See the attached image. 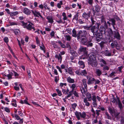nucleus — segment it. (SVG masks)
<instances>
[{
	"instance_id": "obj_1",
	"label": "nucleus",
	"mask_w": 124,
	"mask_h": 124,
	"mask_svg": "<svg viewBox=\"0 0 124 124\" xmlns=\"http://www.w3.org/2000/svg\"><path fill=\"white\" fill-rule=\"evenodd\" d=\"M87 34V32L85 30H79L77 33V39L78 40L80 39V42L83 45H85L88 41V39L86 36Z\"/></svg>"
},
{
	"instance_id": "obj_2",
	"label": "nucleus",
	"mask_w": 124,
	"mask_h": 124,
	"mask_svg": "<svg viewBox=\"0 0 124 124\" xmlns=\"http://www.w3.org/2000/svg\"><path fill=\"white\" fill-rule=\"evenodd\" d=\"M100 24L98 23L97 25H91L90 30L91 32L93 33V35L96 34L98 32V29L99 28Z\"/></svg>"
},
{
	"instance_id": "obj_3",
	"label": "nucleus",
	"mask_w": 124,
	"mask_h": 124,
	"mask_svg": "<svg viewBox=\"0 0 124 124\" xmlns=\"http://www.w3.org/2000/svg\"><path fill=\"white\" fill-rule=\"evenodd\" d=\"M94 37L96 38V40L98 42H99L102 38V34L100 33L97 32L94 35Z\"/></svg>"
},
{
	"instance_id": "obj_4",
	"label": "nucleus",
	"mask_w": 124,
	"mask_h": 124,
	"mask_svg": "<svg viewBox=\"0 0 124 124\" xmlns=\"http://www.w3.org/2000/svg\"><path fill=\"white\" fill-rule=\"evenodd\" d=\"M93 42L91 39H89L86 43L85 45L87 47H92L93 45Z\"/></svg>"
},
{
	"instance_id": "obj_5",
	"label": "nucleus",
	"mask_w": 124,
	"mask_h": 124,
	"mask_svg": "<svg viewBox=\"0 0 124 124\" xmlns=\"http://www.w3.org/2000/svg\"><path fill=\"white\" fill-rule=\"evenodd\" d=\"M114 33V37L115 38H117L118 39H120V35L119 32L117 30L114 31H113Z\"/></svg>"
},
{
	"instance_id": "obj_6",
	"label": "nucleus",
	"mask_w": 124,
	"mask_h": 124,
	"mask_svg": "<svg viewBox=\"0 0 124 124\" xmlns=\"http://www.w3.org/2000/svg\"><path fill=\"white\" fill-rule=\"evenodd\" d=\"M88 63L91 65L93 67H96L97 66L98 63L95 60L92 61H89Z\"/></svg>"
},
{
	"instance_id": "obj_7",
	"label": "nucleus",
	"mask_w": 124,
	"mask_h": 124,
	"mask_svg": "<svg viewBox=\"0 0 124 124\" xmlns=\"http://www.w3.org/2000/svg\"><path fill=\"white\" fill-rule=\"evenodd\" d=\"M89 57L90 60V61H92L95 60L96 59V56L95 55H93V54L91 53L89 55Z\"/></svg>"
},
{
	"instance_id": "obj_8",
	"label": "nucleus",
	"mask_w": 124,
	"mask_h": 124,
	"mask_svg": "<svg viewBox=\"0 0 124 124\" xmlns=\"http://www.w3.org/2000/svg\"><path fill=\"white\" fill-rule=\"evenodd\" d=\"M24 28H26V29L28 30H31L32 29H33V31L35 30V29L34 27H32L30 24H29L26 26H24Z\"/></svg>"
},
{
	"instance_id": "obj_9",
	"label": "nucleus",
	"mask_w": 124,
	"mask_h": 124,
	"mask_svg": "<svg viewBox=\"0 0 124 124\" xmlns=\"http://www.w3.org/2000/svg\"><path fill=\"white\" fill-rule=\"evenodd\" d=\"M55 57L56 58H57L58 61L60 62L61 63L62 60V57L60 54H56Z\"/></svg>"
},
{
	"instance_id": "obj_10",
	"label": "nucleus",
	"mask_w": 124,
	"mask_h": 124,
	"mask_svg": "<svg viewBox=\"0 0 124 124\" xmlns=\"http://www.w3.org/2000/svg\"><path fill=\"white\" fill-rule=\"evenodd\" d=\"M79 51L81 52H84L85 53H86V48L81 46L79 49Z\"/></svg>"
},
{
	"instance_id": "obj_11",
	"label": "nucleus",
	"mask_w": 124,
	"mask_h": 124,
	"mask_svg": "<svg viewBox=\"0 0 124 124\" xmlns=\"http://www.w3.org/2000/svg\"><path fill=\"white\" fill-rule=\"evenodd\" d=\"M90 14L89 13L86 14L85 12L83 13L82 15V17L86 19H88L90 17Z\"/></svg>"
},
{
	"instance_id": "obj_12",
	"label": "nucleus",
	"mask_w": 124,
	"mask_h": 124,
	"mask_svg": "<svg viewBox=\"0 0 124 124\" xmlns=\"http://www.w3.org/2000/svg\"><path fill=\"white\" fill-rule=\"evenodd\" d=\"M113 114H114L115 117L116 118L117 120L120 118V116L119 115L120 114L119 112L116 111L115 112H114Z\"/></svg>"
},
{
	"instance_id": "obj_13",
	"label": "nucleus",
	"mask_w": 124,
	"mask_h": 124,
	"mask_svg": "<svg viewBox=\"0 0 124 124\" xmlns=\"http://www.w3.org/2000/svg\"><path fill=\"white\" fill-rule=\"evenodd\" d=\"M104 53V55L106 56H111V53L109 51L107 50H105Z\"/></svg>"
},
{
	"instance_id": "obj_14",
	"label": "nucleus",
	"mask_w": 124,
	"mask_h": 124,
	"mask_svg": "<svg viewBox=\"0 0 124 124\" xmlns=\"http://www.w3.org/2000/svg\"><path fill=\"white\" fill-rule=\"evenodd\" d=\"M78 72L79 73V74H81V75L82 76H86L87 74V72L85 70H82L81 72Z\"/></svg>"
},
{
	"instance_id": "obj_15",
	"label": "nucleus",
	"mask_w": 124,
	"mask_h": 124,
	"mask_svg": "<svg viewBox=\"0 0 124 124\" xmlns=\"http://www.w3.org/2000/svg\"><path fill=\"white\" fill-rule=\"evenodd\" d=\"M78 64L80 65V67L82 68H84L85 67V65L84 62L82 61H79Z\"/></svg>"
},
{
	"instance_id": "obj_16",
	"label": "nucleus",
	"mask_w": 124,
	"mask_h": 124,
	"mask_svg": "<svg viewBox=\"0 0 124 124\" xmlns=\"http://www.w3.org/2000/svg\"><path fill=\"white\" fill-rule=\"evenodd\" d=\"M109 21L112 22L111 24L112 25H115L116 20L114 18H109Z\"/></svg>"
},
{
	"instance_id": "obj_17",
	"label": "nucleus",
	"mask_w": 124,
	"mask_h": 124,
	"mask_svg": "<svg viewBox=\"0 0 124 124\" xmlns=\"http://www.w3.org/2000/svg\"><path fill=\"white\" fill-rule=\"evenodd\" d=\"M23 12L25 14L27 15H29L31 13L30 11L28 8H26L24 9Z\"/></svg>"
},
{
	"instance_id": "obj_18",
	"label": "nucleus",
	"mask_w": 124,
	"mask_h": 124,
	"mask_svg": "<svg viewBox=\"0 0 124 124\" xmlns=\"http://www.w3.org/2000/svg\"><path fill=\"white\" fill-rule=\"evenodd\" d=\"M47 19L48 20V22L49 23H52L53 22V18L51 16H47Z\"/></svg>"
},
{
	"instance_id": "obj_19",
	"label": "nucleus",
	"mask_w": 124,
	"mask_h": 124,
	"mask_svg": "<svg viewBox=\"0 0 124 124\" xmlns=\"http://www.w3.org/2000/svg\"><path fill=\"white\" fill-rule=\"evenodd\" d=\"M80 89L81 92L83 95H84V94H86V91H87L86 89V90H85L84 88L83 87H81Z\"/></svg>"
},
{
	"instance_id": "obj_20",
	"label": "nucleus",
	"mask_w": 124,
	"mask_h": 124,
	"mask_svg": "<svg viewBox=\"0 0 124 124\" xmlns=\"http://www.w3.org/2000/svg\"><path fill=\"white\" fill-rule=\"evenodd\" d=\"M95 72L98 76H100L102 73L100 69H96Z\"/></svg>"
},
{
	"instance_id": "obj_21",
	"label": "nucleus",
	"mask_w": 124,
	"mask_h": 124,
	"mask_svg": "<svg viewBox=\"0 0 124 124\" xmlns=\"http://www.w3.org/2000/svg\"><path fill=\"white\" fill-rule=\"evenodd\" d=\"M75 115L76 116V117L78 119V120H79L80 119L79 116H80L81 115V112H79L77 111H76L75 112Z\"/></svg>"
},
{
	"instance_id": "obj_22",
	"label": "nucleus",
	"mask_w": 124,
	"mask_h": 124,
	"mask_svg": "<svg viewBox=\"0 0 124 124\" xmlns=\"http://www.w3.org/2000/svg\"><path fill=\"white\" fill-rule=\"evenodd\" d=\"M72 36L74 37H76L77 38V33L76 30L74 29L72 31Z\"/></svg>"
},
{
	"instance_id": "obj_23",
	"label": "nucleus",
	"mask_w": 124,
	"mask_h": 124,
	"mask_svg": "<svg viewBox=\"0 0 124 124\" xmlns=\"http://www.w3.org/2000/svg\"><path fill=\"white\" fill-rule=\"evenodd\" d=\"M67 81L70 83H73L74 82L73 79L69 77H68L67 79Z\"/></svg>"
},
{
	"instance_id": "obj_24",
	"label": "nucleus",
	"mask_w": 124,
	"mask_h": 124,
	"mask_svg": "<svg viewBox=\"0 0 124 124\" xmlns=\"http://www.w3.org/2000/svg\"><path fill=\"white\" fill-rule=\"evenodd\" d=\"M86 96L87 98L88 99L89 101H90L92 100V98L91 96V95L90 93H87Z\"/></svg>"
},
{
	"instance_id": "obj_25",
	"label": "nucleus",
	"mask_w": 124,
	"mask_h": 124,
	"mask_svg": "<svg viewBox=\"0 0 124 124\" xmlns=\"http://www.w3.org/2000/svg\"><path fill=\"white\" fill-rule=\"evenodd\" d=\"M108 110L109 112L110 113L112 116L114 113V112H115L116 111L114 109H112L110 107H109L108 108Z\"/></svg>"
},
{
	"instance_id": "obj_26",
	"label": "nucleus",
	"mask_w": 124,
	"mask_h": 124,
	"mask_svg": "<svg viewBox=\"0 0 124 124\" xmlns=\"http://www.w3.org/2000/svg\"><path fill=\"white\" fill-rule=\"evenodd\" d=\"M91 19L92 23V24L91 25H93L94 24H95V25H97V24L98 23H97L95 21H94V18L91 17Z\"/></svg>"
},
{
	"instance_id": "obj_27",
	"label": "nucleus",
	"mask_w": 124,
	"mask_h": 124,
	"mask_svg": "<svg viewBox=\"0 0 124 124\" xmlns=\"http://www.w3.org/2000/svg\"><path fill=\"white\" fill-rule=\"evenodd\" d=\"M31 11L34 15L36 17H38L37 15H39V14H40L39 12H37L35 11H33L32 10H31Z\"/></svg>"
},
{
	"instance_id": "obj_28",
	"label": "nucleus",
	"mask_w": 124,
	"mask_h": 124,
	"mask_svg": "<svg viewBox=\"0 0 124 124\" xmlns=\"http://www.w3.org/2000/svg\"><path fill=\"white\" fill-rule=\"evenodd\" d=\"M84 102L85 103V105L87 106H89L90 105L89 103L87 101V99L86 98H84Z\"/></svg>"
},
{
	"instance_id": "obj_29",
	"label": "nucleus",
	"mask_w": 124,
	"mask_h": 124,
	"mask_svg": "<svg viewBox=\"0 0 124 124\" xmlns=\"http://www.w3.org/2000/svg\"><path fill=\"white\" fill-rule=\"evenodd\" d=\"M95 7V10L97 12H99L100 11L101 8L100 6L96 5Z\"/></svg>"
},
{
	"instance_id": "obj_30",
	"label": "nucleus",
	"mask_w": 124,
	"mask_h": 124,
	"mask_svg": "<svg viewBox=\"0 0 124 124\" xmlns=\"http://www.w3.org/2000/svg\"><path fill=\"white\" fill-rule=\"evenodd\" d=\"M105 44V42L103 41H102L100 44V45L101 48V49H102L104 47V44Z\"/></svg>"
},
{
	"instance_id": "obj_31",
	"label": "nucleus",
	"mask_w": 124,
	"mask_h": 124,
	"mask_svg": "<svg viewBox=\"0 0 124 124\" xmlns=\"http://www.w3.org/2000/svg\"><path fill=\"white\" fill-rule=\"evenodd\" d=\"M78 13H77L76 15L74 16V18H73V19L74 20L75 19L77 21L78 20Z\"/></svg>"
},
{
	"instance_id": "obj_32",
	"label": "nucleus",
	"mask_w": 124,
	"mask_h": 124,
	"mask_svg": "<svg viewBox=\"0 0 124 124\" xmlns=\"http://www.w3.org/2000/svg\"><path fill=\"white\" fill-rule=\"evenodd\" d=\"M18 14V12L16 11L15 12H11L10 14V16H15Z\"/></svg>"
},
{
	"instance_id": "obj_33",
	"label": "nucleus",
	"mask_w": 124,
	"mask_h": 124,
	"mask_svg": "<svg viewBox=\"0 0 124 124\" xmlns=\"http://www.w3.org/2000/svg\"><path fill=\"white\" fill-rule=\"evenodd\" d=\"M70 53L73 56H74L76 55L77 54L75 51L73 50H71L70 51Z\"/></svg>"
},
{
	"instance_id": "obj_34",
	"label": "nucleus",
	"mask_w": 124,
	"mask_h": 124,
	"mask_svg": "<svg viewBox=\"0 0 124 124\" xmlns=\"http://www.w3.org/2000/svg\"><path fill=\"white\" fill-rule=\"evenodd\" d=\"M14 74L12 72H9V74H8V79H12V76Z\"/></svg>"
},
{
	"instance_id": "obj_35",
	"label": "nucleus",
	"mask_w": 124,
	"mask_h": 124,
	"mask_svg": "<svg viewBox=\"0 0 124 124\" xmlns=\"http://www.w3.org/2000/svg\"><path fill=\"white\" fill-rule=\"evenodd\" d=\"M91 25L88 27L87 26H83V27L85 30H90Z\"/></svg>"
},
{
	"instance_id": "obj_36",
	"label": "nucleus",
	"mask_w": 124,
	"mask_h": 124,
	"mask_svg": "<svg viewBox=\"0 0 124 124\" xmlns=\"http://www.w3.org/2000/svg\"><path fill=\"white\" fill-rule=\"evenodd\" d=\"M86 115V114L85 112H83L82 114L81 113V115L80 116L82 118H85V117Z\"/></svg>"
},
{
	"instance_id": "obj_37",
	"label": "nucleus",
	"mask_w": 124,
	"mask_h": 124,
	"mask_svg": "<svg viewBox=\"0 0 124 124\" xmlns=\"http://www.w3.org/2000/svg\"><path fill=\"white\" fill-rule=\"evenodd\" d=\"M56 90L57 93L58 94L59 96H60L62 95V94L61 93V92L58 89H56Z\"/></svg>"
},
{
	"instance_id": "obj_38",
	"label": "nucleus",
	"mask_w": 124,
	"mask_h": 124,
	"mask_svg": "<svg viewBox=\"0 0 124 124\" xmlns=\"http://www.w3.org/2000/svg\"><path fill=\"white\" fill-rule=\"evenodd\" d=\"M65 37L67 41H70L71 39V37L69 35H66Z\"/></svg>"
},
{
	"instance_id": "obj_39",
	"label": "nucleus",
	"mask_w": 124,
	"mask_h": 124,
	"mask_svg": "<svg viewBox=\"0 0 124 124\" xmlns=\"http://www.w3.org/2000/svg\"><path fill=\"white\" fill-rule=\"evenodd\" d=\"M77 106V104L76 103H74L71 105V107L74 110H75V108Z\"/></svg>"
},
{
	"instance_id": "obj_40",
	"label": "nucleus",
	"mask_w": 124,
	"mask_h": 124,
	"mask_svg": "<svg viewBox=\"0 0 124 124\" xmlns=\"http://www.w3.org/2000/svg\"><path fill=\"white\" fill-rule=\"evenodd\" d=\"M109 36H112L113 34V31L111 29H110V30L109 31Z\"/></svg>"
},
{
	"instance_id": "obj_41",
	"label": "nucleus",
	"mask_w": 124,
	"mask_h": 124,
	"mask_svg": "<svg viewBox=\"0 0 124 124\" xmlns=\"http://www.w3.org/2000/svg\"><path fill=\"white\" fill-rule=\"evenodd\" d=\"M3 40L4 42L8 45V37H5L3 39Z\"/></svg>"
},
{
	"instance_id": "obj_42",
	"label": "nucleus",
	"mask_w": 124,
	"mask_h": 124,
	"mask_svg": "<svg viewBox=\"0 0 124 124\" xmlns=\"http://www.w3.org/2000/svg\"><path fill=\"white\" fill-rule=\"evenodd\" d=\"M102 25L105 28L107 29L108 28V25H107L106 22L102 24Z\"/></svg>"
},
{
	"instance_id": "obj_43",
	"label": "nucleus",
	"mask_w": 124,
	"mask_h": 124,
	"mask_svg": "<svg viewBox=\"0 0 124 124\" xmlns=\"http://www.w3.org/2000/svg\"><path fill=\"white\" fill-rule=\"evenodd\" d=\"M14 32L15 34L17 35H18L19 31L18 29H16L14 30Z\"/></svg>"
},
{
	"instance_id": "obj_44",
	"label": "nucleus",
	"mask_w": 124,
	"mask_h": 124,
	"mask_svg": "<svg viewBox=\"0 0 124 124\" xmlns=\"http://www.w3.org/2000/svg\"><path fill=\"white\" fill-rule=\"evenodd\" d=\"M42 44L43 45L42 46H40V48L41 50L44 51V53H45V51L44 49V46L43 45V44L42 43Z\"/></svg>"
},
{
	"instance_id": "obj_45",
	"label": "nucleus",
	"mask_w": 124,
	"mask_h": 124,
	"mask_svg": "<svg viewBox=\"0 0 124 124\" xmlns=\"http://www.w3.org/2000/svg\"><path fill=\"white\" fill-rule=\"evenodd\" d=\"M96 96L95 95L93 96H92V99L93 101L95 102V101H96Z\"/></svg>"
},
{
	"instance_id": "obj_46",
	"label": "nucleus",
	"mask_w": 124,
	"mask_h": 124,
	"mask_svg": "<svg viewBox=\"0 0 124 124\" xmlns=\"http://www.w3.org/2000/svg\"><path fill=\"white\" fill-rule=\"evenodd\" d=\"M118 105L120 108H121L122 107V105L119 99H118Z\"/></svg>"
},
{
	"instance_id": "obj_47",
	"label": "nucleus",
	"mask_w": 124,
	"mask_h": 124,
	"mask_svg": "<svg viewBox=\"0 0 124 124\" xmlns=\"http://www.w3.org/2000/svg\"><path fill=\"white\" fill-rule=\"evenodd\" d=\"M8 48L9 49V50L12 53V54H14V53L13 52V50L11 48V47L9 46H8Z\"/></svg>"
},
{
	"instance_id": "obj_48",
	"label": "nucleus",
	"mask_w": 124,
	"mask_h": 124,
	"mask_svg": "<svg viewBox=\"0 0 124 124\" xmlns=\"http://www.w3.org/2000/svg\"><path fill=\"white\" fill-rule=\"evenodd\" d=\"M9 23L10 24V25H17V23L15 22H9Z\"/></svg>"
},
{
	"instance_id": "obj_49",
	"label": "nucleus",
	"mask_w": 124,
	"mask_h": 124,
	"mask_svg": "<svg viewBox=\"0 0 124 124\" xmlns=\"http://www.w3.org/2000/svg\"><path fill=\"white\" fill-rule=\"evenodd\" d=\"M15 117L17 120H19L20 119L19 117L17 115L15 114Z\"/></svg>"
},
{
	"instance_id": "obj_50",
	"label": "nucleus",
	"mask_w": 124,
	"mask_h": 124,
	"mask_svg": "<svg viewBox=\"0 0 124 124\" xmlns=\"http://www.w3.org/2000/svg\"><path fill=\"white\" fill-rule=\"evenodd\" d=\"M109 68L108 67L106 66H105L104 67H103V69L104 70H109Z\"/></svg>"
},
{
	"instance_id": "obj_51",
	"label": "nucleus",
	"mask_w": 124,
	"mask_h": 124,
	"mask_svg": "<svg viewBox=\"0 0 124 124\" xmlns=\"http://www.w3.org/2000/svg\"><path fill=\"white\" fill-rule=\"evenodd\" d=\"M73 94L76 97H77L79 96L78 93L76 92V91H75L74 92Z\"/></svg>"
},
{
	"instance_id": "obj_52",
	"label": "nucleus",
	"mask_w": 124,
	"mask_h": 124,
	"mask_svg": "<svg viewBox=\"0 0 124 124\" xmlns=\"http://www.w3.org/2000/svg\"><path fill=\"white\" fill-rule=\"evenodd\" d=\"M88 2L90 5H92L93 2V0H88Z\"/></svg>"
},
{
	"instance_id": "obj_53",
	"label": "nucleus",
	"mask_w": 124,
	"mask_h": 124,
	"mask_svg": "<svg viewBox=\"0 0 124 124\" xmlns=\"http://www.w3.org/2000/svg\"><path fill=\"white\" fill-rule=\"evenodd\" d=\"M100 28L102 29V30H104V31H105V29H106L102 25L101 26Z\"/></svg>"
},
{
	"instance_id": "obj_54",
	"label": "nucleus",
	"mask_w": 124,
	"mask_h": 124,
	"mask_svg": "<svg viewBox=\"0 0 124 124\" xmlns=\"http://www.w3.org/2000/svg\"><path fill=\"white\" fill-rule=\"evenodd\" d=\"M93 105L94 107L96 106L97 105V104L96 101H95V102L93 101Z\"/></svg>"
},
{
	"instance_id": "obj_55",
	"label": "nucleus",
	"mask_w": 124,
	"mask_h": 124,
	"mask_svg": "<svg viewBox=\"0 0 124 124\" xmlns=\"http://www.w3.org/2000/svg\"><path fill=\"white\" fill-rule=\"evenodd\" d=\"M100 62H102L104 64L106 65L107 64L105 61L103 59H101V60Z\"/></svg>"
},
{
	"instance_id": "obj_56",
	"label": "nucleus",
	"mask_w": 124,
	"mask_h": 124,
	"mask_svg": "<svg viewBox=\"0 0 124 124\" xmlns=\"http://www.w3.org/2000/svg\"><path fill=\"white\" fill-rule=\"evenodd\" d=\"M111 101L113 103H114L116 101V99L113 98L111 99Z\"/></svg>"
},
{
	"instance_id": "obj_57",
	"label": "nucleus",
	"mask_w": 124,
	"mask_h": 124,
	"mask_svg": "<svg viewBox=\"0 0 124 124\" xmlns=\"http://www.w3.org/2000/svg\"><path fill=\"white\" fill-rule=\"evenodd\" d=\"M106 114L107 116V118L108 119H110V117L109 116L108 113V112H106Z\"/></svg>"
},
{
	"instance_id": "obj_58",
	"label": "nucleus",
	"mask_w": 124,
	"mask_h": 124,
	"mask_svg": "<svg viewBox=\"0 0 124 124\" xmlns=\"http://www.w3.org/2000/svg\"><path fill=\"white\" fill-rule=\"evenodd\" d=\"M76 87V85L75 84H73L72 85V86H71V87L72 88V89H74Z\"/></svg>"
},
{
	"instance_id": "obj_59",
	"label": "nucleus",
	"mask_w": 124,
	"mask_h": 124,
	"mask_svg": "<svg viewBox=\"0 0 124 124\" xmlns=\"http://www.w3.org/2000/svg\"><path fill=\"white\" fill-rule=\"evenodd\" d=\"M23 102H24V103H25L26 104H27L28 105H30V104L29 103H28L27 101L25 100Z\"/></svg>"
},
{
	"instance_id": "obj_60",
	"label": "nucleus",
	"mask_w": 124,
	"mask_h": 124,
	"mask_svg": "<svg viewBox=\"0 0 124 124\" xmlns=\"http://www.w3.org/2000/svg\"><path fill=\"white\" fill-rule=\"evenodd\" d=\"M101 24H102V23L106 22V21L104 18H102L101 20Z\"/></svg>"
},
{
	"instance_id": "obj_61",
	"label": "nucleus",
	"mask_w": 124,
	"mask_h": 124,
	"mask_svg": "<svg viewBox=\"0 0 124 124\" xmlns=\"http://www.w3.org/2000/svg\"><path fill=\"white\" fill-rule=\"evenodd\" d=\"M123 67L122 66H121L120 67H118V70L120 72H121V69H123Z\"/></svg>"
},
{
	"instance_id": "obj_62",
	"label": "nucleus",
	"mask_w": 124,
	"mask_h": 124,
	"mask_svg": "<svg viewBox=\"0 0 124 124\" xmlns=\"http://www.w3.org/2000/svg\"><path fill=\"white\" fill-rule=\"evenodd\" d=\"M116 49L117 50H120V46L119 45H118L115 46Z\"/></svg>"
},
{
	"instance_id": "obj_63",
	"label": "nucleus",
	"mask_w": 124,
	"mask_h": 124,
	"mask_svg": "<svg viewBox=\"0 0 124 124\" xmlns=\"http://www.w3.org/2000/svg\"><path fill=\"white\" fill-rule=\"evenodd\" d=\"M114 45L115 46H117V45H118L117 43V41L116 40L114 41Z\"/></svg>"
},
{
	"instance_id": "obj_64",
	"label": "nucleus",
	"mask_w": 124,
	"mask_h": 124,
	"mask_svg": "<svg viewBox=\"0 0 124 124\" xmlns=\"http://www.w3.org/2000/svg\"><path fill=\"white\" fill-rule=\"evenodd\" d=\"M95 85L96 84H99L100 82V81L98 80H95Z\"/></svg>"
}]
</instances>
